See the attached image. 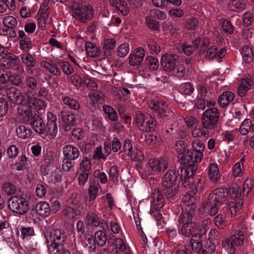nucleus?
Listing matches in <instances>:
<instances>
[{
	"mask_svg": "<svg viewBox=\"0 0 254 254\" xmlns=\"http://www.w3.org/2000/svg\"><path fill=\"white\" fill-rule=\"evenodd\" d=\"M219 115V112L216 108H211L206 110L202 116L203 127L215 126L218 123Z\"/></svg>",
	"mask_w": 254,
	"mask_h": 254,
	"instance_id": "obj_8",
	"label": "nucleus"
},
{
	"mask_svg": "<svg viewBox=\"0 0 254 254\" xmlns=\"http://www.w3.org/2000/svg\"><path fill=\"white\" fill-rule=\"evenodd\" d=\"M9 105L8 101L3 98H0V117L4 116L7 113Z\"/></svg>",
	"mask_w": 254,
	"mask_h": 254,
	"instance_id": "obj_61",
	"label": "nucleus"
},
{
	"mask_svg": "<svg viewBox=\"0 0 254 254\" xmlns=\"http://www.w3.org/2000/svg\"><path fill=\"white\" fill-rule=\"evenodd\" d=\"M109 181L114 184L118 183V169L116 166H112L109 171Z\"/></svg>",
	"mask_w": 254,
	"mask_h": 254,
	"instance_id": "obj_48",
	"label": "nucleus"
},
{
	"mask_svg": "<svg viewBox=\"0 0 254 254\" xmlns=\"http://www.w3.org/2000/svg\"><path fill=\"white\" fill-rule=\"evenodd\" d=\"M57 121L56 116L50 112L47 113V126L48 127H57Z\"/></svg>",
	"mask_w": 254,
	"mask_h": 254,
	"instance_id": "obj_62",
	"label": "nucleus"
},
{
	"mask_svg": "<svg viewBox=\"0 0 254 254\" xmlns=\"http://www.w3.org/2000/svg\"><path fill=\"white\" fill-rule=\"evenodd\" d=\"M9 81L11 83L15 86H20L23 83V77L19 74H16L9 71Z\"/></svg>",
	"mask_w": 254,
	"mask_h": 254,
	"instance_id": "obj_47",
	"label": "nucleus"
},
{
	"mask_svg": "<svg viewBox=\"0 0 254 254\" xmlns=\"http://www.w3.org/2000/svg\"><path fill=\"white\" fill-rule=\"evenodd\" d=\"M62 100L64 104L71 109L77 110L80 108V104L77 100L68 96H63Z\"/></svg>",
	"mask_w": 254,
	"mask_h": 254,
	"instance_id": "obj_35",
	"label": "nucleus"
},
{
	"mask_svg": "<svg viewBox=\"0 0 254 254\" xmlns=\"http://www.w3.org/2000/svg\"><path fill=\"white\" fill-rule=\"evenodd\" d=\"M219 22L224 33L228 34L233 33L234 27L230 21L224 18H222L220 19Z\"/></svg>",
	"mask_w": 254,
	"mask_h": 254,
	"instance_id": "obj_33",
	"label": "nucleus"
},
{
	"mask_svg": "<svg viewBox=\"0 0 254 254\" xmlns=\"http://www.w3.org/2000/svg\"><path fill=\"white\" fill-rule=\"evenodd\" d=\"M164 102L162 101H158L157 100L151 101L148 104V107L152 110H154L158 115V113L160 111V107H162Z\"/></svg>",
	"mask_w": 254,
	"mask_h": 254,
	"instance_id": "obj_63",
	"label": "nucleus"
},
{
	"mask_svg": "<svg viewBox=\"0 0 254 254\" xmlns=\"http://www.w3.org/2000/svg\"><path fill=\"white\" fill-rule=\"evenodd\" d=\"M128 156L134 161H141L144 159L143 152L137 148H134Z\"/></svg>",
	"mask_w": 254,
	"mask_h": 254,
	"instance_id": "obj_46",
	"label": "nucleus"
},
{
	"mask_svg": "<svg viewBox=\"0 0 254 254\" xmlns=\"http://www.w3.org/2000/svg\"><path fill=\"white\" fill-rule=\"evenodd\" d=\"M67 235L65 231L62 229H53L46 238L47 243L54 246H64L66 243Z\"/></svg>",
	"mask_w": 254,
	"mask_h": 254,
	"instance_id": "obj_7",
	"label": "nucleus"
},
{
	"mask_svg": "<svg viewBox=\"0 0 254 254\" xmlns=\"http://www.w3.org/2000/svg\"><path fill=\"white\" fill-rule=\"evenodd\" d=\"M25 117V119H24L23 122L25 124H27L28 123L30 122V125L32 127H42L43 126H45L42 118L36 114H35L34 117L32 116L31 117L28 118L27 117Z\"/></svg>",
	"mask_w": 254,
	"mask_h": 254,
	"instance_id": "obj_25",
	"label": "nucleus"
},
{
	"mask_svg": "<svg viewBox=\"0 0 254 254\" xmlns=\"http://www.w3.org/2000/svg\"><path fill=\"white\" fill-rule=\"evenodd\" d=\"M151 170L158 175L164 172L169 167V159L163 156L160 158H151L148 161Z\"/></svg>",
	"mask_w": 254,
	"mask_h": 254,
	"instance_id": "obj_9",
	"label": "nucleus"
},
{
	"mask_svg": "<svg viewBox=\"0 0 254 254\" xmlns=\"http://www.w3.org/2000/svg\"><path fill=\"white\" fill-rule=\"evenodd\" d=\"M110 3L123 15H127L129 11L127 3L124 0H110Z\"/></svg>",
	"mask_w": 254,
	"mask_h": 254,
	"instance_id": "obj_23",
	"label": "nucleus"
},
{
	"mask_svg": "<svg viewBox=\"0 0 254 254\" xmlns=\"http://www.w3.org/2000/svg\"><path fill=\"white\" fill-rule=\"evenodd\" d=\"M37 214L42 217H47L50 214V206L47 202L40 201L35 206Z\"/></svg>",
	"mask_w": 254,
	"mask_h": 254,
	"instance_id": "obj_22",
	"label": "nucleus"
},
{
	"mask_svg": "<svg viewBox=\"0 0 254 254\" xmlns=\"http://www.w3.org/2000/svg\"><path fill=\"white\" fill-rule=\"evenodd\" d=\"M8 98L11 102L15 104L25 105L26 100H23V96L22 95L20 90H17L16 88H12L10 90V93H9Z\"/></svg>",
	"mask_w": 254,
	"mask_h": 254,
	"instance_id": "obj_19",
	"label": "nucleus"
},
{
	"mask_svg": "<svg viewBox=\"0 0 254 254\" xmlns=\"http://www.w3.org/2000/svg\"><path fill=\"white\" fill-rule=\"evenodd\" d=\"M192 135L194 137H207L209 135V131L207 128H194L192 131Z\"/></svg>",
	"mask_w": 254,
	"mask_h": 254,
	"instance_id": "obj_55",
	"label": "nucleus"
},
{
	"mask_svg": "<svg viewBox=\"0 0 254 254\" xmlns=\"http://www.w3.org/2000/svg\"><path fill=\"white\" fill-rule=\"evenodd\" d=\"M69 81L77 88H80L83 82V79L77 74H74L68 78Z\"/></svg>",
	"mask_w": 254,
	"mask_h": 254,
	"instance_id": "obj_59",
	"label": "nucleus"
},
{
	"mask_svg": "<svg viewBox=\"0 0 254 254\" xmlns=\"http://www.w3.org/2000/svg\"><path fill=\"white\" fill-rule=\"evenodd\" d=\"M243 203V201L240 200L238 202L231 201L228 203V205L232 216L236 215L237 212L242 208Z\"/></svg>",
	"mask_w": 254,
	"mask_h": 254,
	"instance_id": "obj_45",
	"label": "nucleus"
},
{
	"mask_svg": "<svg viewBox=\"0 0 254 254\" xmlns=\"http://www.w3.org/2000/svg\"><path fill=\"white\" fill-rule=\"evenodd\" d=\"M20 48L24 52H28L32 48V41L30 38L25 37L19 40Z\"/></svg>",
	"mask_w": 254,
	"mask_h": 254,
	"instance_id": "obj_50",
	"label": "nucleus"
},
{
	"mask_svg": "<svg viewBox=\"0 0 254 254\" xmlns=\"http://www.w3.org/2000/svg\"><path fill=\"white\" fill-rule=\"evenodd\" d=\"M85 220L87 224L92 227H98L101 223L99 216L94 212L88 213Z\"/></svg>",
	"mask_w": 254,
	"mask_h": 254,
	"instance_id": "obj_26",
	"label": "nucleus"
},
{
	"mask_svg": "<svg viewBox=\"0 0 254 254\" xmlns=\"http://www.w3.org/2000/svg\"><path fill=\"white\" fill-rule=\"evenodd\" d=\"M146 119V117L140 111H137L135 115V121L137 127L144 126Z\"/></svg>",
	"mask_w": 254,
	"mask_h": 254,
	"instance_id": "obj_57",
	"label": "nucleus"
},
{
	"mask_svg": "<svg viewBox=\"0 0 254 254\" xmlns=\"http://www.w3.org/2000/svg\"><path fill=\"white\" fill-rule=\"evenodd\" d=\"M89 173L79 171L78 175V184L80 186H84L88 181Z\"/></svg>",
	"mask_w": 254,
	"mask_h": 254,
	"instance_id": "obj_64",
	"label": "nucleus"
},
{
	"mask_svg": "<svg viewBox=\"0 0 254 254\" xmlns=\"http://www.w3.org/2000/svg\"><path fill=\"white\" fill-rule=\"evenodd\" d=\"M246 233L245 227H242L241 230L236 231L235 234L231 237L232 241L236 246H241L243 244L245 238V234Z\"/></svg>",
	"mask_w": 254,
	"mask_h": 254,
	"instance_id": "obj_24",
	"label": "nucleus"
},
{
	"mask_svg": "<svg viewBox=\"0 0 254 254\" xmlns=\"http://www.w3.org/2000/svg\"><path fill=\"white\" fill-rule=\"evenodd\" d=\"M191 188V191L185 193L182 198V201L186 205L191 207L190 210L194 211L196 207L195 202L196 201L195 193L197 191V189L195 186H194V188H192V187ZM187 210H188L187 209H186ZM194 212H195V211Z\"/></svg>",
	"mask_w": 254,
	"mask_h": 254,
	"instance_id": "obj_13",
	"label": "nucleus"
},
{
	"mask_svg": "<svg viewBox=\"0 0 254 254\" xmlns=\"http://www.w3.org/2000/svg\"><path fill=\"white\" fill-rule=\"evenodd\" d=\"M235 96L234 93L231 91H227L223 92L219 96L218 99V103L221 107H225L234 100Z\"/></svg>",
	"mask_w": 254,
	"mask_h": 254,
	"instance_id": "obj_18",
	"label": "nucleus"
},
{
	"mask_svg": "<svg viewBox=\"0 0 254 254\" xmlns=\"http://www.w3.org/2000/svg\"><path fill=\"white\" fill-rule=\"evenodd\" d=\"M199 22L198 19L191 16L186 19L184 22V28L188 30H194L198 27Z\"/></svg>",
	"mask_w": 254,
	"mask_h": 254,
	"instance_id": "obj_34",
	"label": "nucleus"
},
{
	"mask_svg": "<svg viewBox=\"0 0 254 254\" xmlns=\"http://www.w3.org/2000/svg\"><path fill=\"white\" fill-rule=\"evenodd\" d=\"M129 45L127 43L121 44L117 50V55L120 57H125L129 53Z\"/></svg>",
	"mask_w": 254,
	"mask_h": 254,
	"instance_id": "obj_60",
	"label": "nucleus"
},
{
	"mask_svg": "<svg viewBox=\"0 0 254 254\" xmlns=\"http://www.w3.org/2000/svg\"><path fill=\"white\" fill-rule=\"evenodd\" d=\"M40 14L38 15V24L40 29L44 30L46 28V20L49 16V13L39 11Z\"/></svg>",
	"mask_w": 254,
	"mask_h": 254,
	"instance_id": "obj_43",
	"label": "nucleus"
},
{
	"mask_svg": "<svg viewBox=\"0 0 254 254\" xmlns=\"http://www.w3.org/2000/svg\"><path fill=\"white\" fill-rule=\"evenodd\" d=\"M16 132L19 137L23 139L27 138L32 134V130L30 128H17Z\"/></svg>",
	"mask_w": 254,
	"mask_h": 254,
	"instance_id": "obj_53",
	"label": "nucleus"
},
{
	"mask_svg": "<svg viewBox=\"0 0 254 254\" xmlns=\"http://www.w3.org/2000/svg\"><path fill=\"white\" fill-rule=\"evenodd\" d=\"M60 66L63 72L66 75H70L74 71L73 67L68 62H60Z\"/></svg>",
	"mask_w": 254,
	"mask_h": 254,
	"instance_id": "obj_54",
	"label": "nucleus"
},
{
	"mask_svg": "<svg viewBox=\"0 0 254 254\" xmlns=\"http://www.w3.org/2000/svg\"><path fill=\"white\" fill-rule=\"evenodd\" d=\"M60 62H58L55 63H50L46 62L44 64V66L51 73L55 75L58 76L61 73L60 66Z\"/></svg>",
	"mask_w": 254,
	"mask_h": 254,
	"instance_id": "obj_30",
	"label": "nucleus"
},
{
	"mask_svg": "<svg viewBox=\"0 0 254 254\" xmlns=\"http://www.w3.org/2000/svg\"><path fill=\"white\" fill-rule=\"evenodd\" d=\"M61 117L62 121L66 124V126H75V117L73 114H70L69 112L62 111L61 112Z\"/></svg>",
	"mask_w": 254,
	"mask_h": 254,
	"instance_id": "obj_36",
	"label": "nucleus"
},
{
	"mask_svg": "<svg viewBox=\"0 0 254 254\" xmlns=\"http://www.w3.org/2000/svg\"><path fill=\"white\" fill-rule=\"evenodd\" d=\"M98 246L103 247L106 243L107 238L106 237L105 234L102 231H97L95 233V238Z\"/></svg>",
	"mask_w": 254,
	"mask_h": 254,
	"instance_id": "obj_49",
	"label": "nucleus"
},
{
	"mask_svg": "<svg viewBox=\"0 0 254 254\" xmlns=\"http://www.w3.org/2000/svg\"><path fill=\"white\" fill-rule=\"evenodd\" d=\"M25 83L27 87L32 90H34L37 88L38 82L33 77L30 76L26 77L25 79Z\"/></svg>",
	"mask_w": 254,
	"mask_h": 254,
	"instance_id": "obj_56",
	"label": "nucleus"
},
{
	"mask_svg": "<svg viewBox=\"0 0 254 254\" xmlns=\"http://www.w3.org/2000/svg\"><path fill=\"white\" fill-rule=\"evenodd\" d=\"M206 204L209 207V214L211 216H214L218 213L219 206L221 205L217 203L211 201L210 200L207 199Z\"/></svg>",
	"mask_w": 254,
	"mask_h": 254,
	"instance_id": "obj_51",
	"label": "nucleus"
},
{
	"mask_svg": "<svg viewBox=\"0 0 254 254\" xmlns=\"http://www.w3.org/2000/svg\"><path fill=\"white\" fill-rule=\"evenodd\" d=\"M179 172V170L176 172L174 169H170L162 179L161 187L165 198L168 201L174 199L178 192V183H179L180 180V175Z\"/></svg>",
	"mask_w": 254,
	"mask_h": 254,
	"instance_id": "obj_1",
	"label": "nucleus"
},
{
	"mask_svg": "<svg viewBox=\"0 0 254 254\" xmlns=\"http://www.w3.org/2000/svg\"><path fill=\"white\" fill-rule=\"evenodd\" d=\"M182 157H178L180 164L183 166L179 168L181 173L183 172H188L190 171L195 172L197 168V163L194 161V154L191 151L182 154Z\"/></svg>",
	"mask_w": 254,
	"mask_h": 254,
	"instance_id": "obj_6",
	"label": "nucleus"
},
{
	"mask_svg": "<svg viewBox=\"0 0 254 254\" xmlns=\"http://www.w3.org/2000/svg\"><path fill=\"white\" fill-rule=\"evenodd\" d=\"M187 144L186 141L182 140H179L176 142L174 148L178 153V157H182V154L189 151L187 148Z\"/></svg>",
	"mask_w": 254,
	"mask_h": 254,
	"instance_id": "obj_29",
	"label": "nucleus"
},
{
	"mask_svg": "<svg viewBox=\"0 0 254 254\" xmlns=\"http://www.w3.org/2000/svg\"><path fill=\"white\" fill-rule=\"evenodd\" d=\"M17 189L16 186L13 183L5 181L2 185V191L5 195L11 196L14 195L17 192Z\"/></svg>",
	"mask_w": 254,
	"mask_h": 254,
	"instance_id": "obj_28",
	"label": "nucleus"
},
{
	"mask_svg": "<svg viewBox=\"0 0 254 254\" xmlns=\"http://www.w3.org/2000/svg\"><path fill=\"white\" fill-rule=\"evenodd\" d=\"M195 172L190 171L189 173L183 172L180 174V180H181L182 185L184 188L186 189H190L191 190V187L194 188L192 185H190L191 182L190 181V177H192L193 175Z\"/></svg>",
	"mask_w": 254,
	"mask_h": 254,
	"instance_id": "obj_27",
	"label": "nucleus"
},
{
	"mask_svg": "<svg viewBox=\"0 0 254 254\" xmlns=\"http://www.w3.org/2000/svg\"><path fill=\"white\" fill-rule=\"evenodd\" d=\"M153 202L154 208H161L164 205V202L166 200L161 187L160 190L154 189L152 193ZM167 200H168L167 199Z\"/></svg>",
	"mask_w": 254,
	"mask_h": 254,
	"instance_id": "obj_16",
	"label": "nucleus"
},
{
	"mask_svg": "<svg viewBox=\"0 0 254 254\" xmlns=\"http://www.w3.org/2000/svg\"><path fill=\"white\" fill-rule=\"evenodd\" d=\"M21 59L23 63L28 67H34L36 64V60L28 53L22 54L21 55Z\"/></svg>",
	"mask_w": 254,
	"mask_h": 254,
	"instance_id": "obj_37",
	"label": "nucleus"
},
{
	"mask_svg": "<svg viewBox=\"0 0 254 254\" xmlns=\"http://www.w3.org/2000/svg\"><path fill=\"white\" fill-rule=\"evenodd\" d=\"M2 64L0 66L4 67L5 69H11L13 66H17L15 69L17 70L19 73L24 72V68L19 65L20 60L18 57L12 54L5 58H2Z\"/></svg>",
	"mask_w": 254,
	"mask_h": 254,
	"instance_id": "obj_11",
	"label": "nucleus"
},
{
	"mask_svg": "<svg viewBox=\"0 0 254 254\" xmlns=\"http://www.w3.org/2000/svg\"><path fill=\"white\" fill-rule=\"evenodd\" d=\"M146 45L149 52L152 55H157L161 49L157 43L152 39H149L146 41Z\"/></svg>",
	"mask_w": 254,
	"mask_h": 254,
	"instance_id": "obj_40",
	"label": "nucleus"
},
{
	"mask_svg": "<svg viewBox=\"0 0 254 254\" xmlns=\"http://www.w3.org/2000/svg\"><path fill=\"white\" fill-rule=\"evenodd\" d=\"M208 177L209 180L214 183L219 182L220 174L217 165L215 163H211L208 167Z\"/></svg>",
	"mask_w": 254,
	"mask_h": 254,
	"instance_id": "obj_21",
	"label": "nucleus"
},
{
	"mask_svg": "<svg viewBox=\"0 0 254 254\" xmlns=\"http://www.w3.org/2000/svg\"><path fill=\"white\" fill-rule=\"evenodd\" d=\"M7 202L9 209L19 215H24L29 210L28 202L23 197L12 196L8 199Z\"/></svg>",
	"mask_w": 254,
	"mask_h": 254,
	"instance_id": "obj_4",
	"label": "nucleus"
},
{
	"mask_svg": "<svg viewBox=\"0 0 254 254\" xmlns=\"http://www.w3.org/2000/svg\"><path fill=\"white\" fill-rule=\"evenodd\" d=\"M21 232L20 237L23 240L28 239L29 237L34 235V231L32 227H22L20 228Z\"/></svg>",
	"mask_w": 254,
	"mask_h": 254,
	"instance_id": "obj_58",
	"label": "nucleus"
},
{
	"mask_svg": "<svg viewBox=\"0 0 254 254\" xmlns=\"http://www.w3.org/2000/svg\"><path fill=\"white\" fill-rule=\"evenodd\" d=\"M242 55L244 61L247 63L252 62L254 59L253 51L249 46H245L243 48Z\"/></svg>",
	"mask_w": 254,
	"mask_h": 254,
	"instance_id": "obj_38",
	"label": "nucleus"
},
{
	"mask_svg": "<svg viewBox=\"0 0 254 254\" xmlns=\"http://www.w3.org/2000/svg\"><path fill=\"white\" fill-rule=\"evenodd\" d=\"M91 168V161L87 157L83 156L80 163L79 170L89 173Z\"/></svg>",
	"mask_w": 254,
	"mask_h": 254,
	"instance_id": "obj_42",
	"label": "nucleus"
},
{
	"mask_svg": "<svg viewBox=\"0 0 254 254\" xmlns=\"http://www.w3.org/2000/svg\"><path fill=\"white\" fill-rule=\"evenodd\" d=\"M145 24L147 27L153 31H159L160 30V24L159 22L155 20L150 15L145 17Z\"/></svg>",
	"mask_w": 254,
	"mask_h": 254,
	"instance_id": "obj_39",
	"label": "nucleus"
},
{
	"mask_svg": "<svg viewBox=\"0 0 254 254\" xmlns=\"http://www.w3.org/2000/svg\"><path fill=\"white\" fill-rule=\"evenodd\" d=\"M85 50L87 54L92 58H95L100 54V50L99 48L94 45L90 42L85 43Z\"/></svg>",
	"mask_w": 254,
	"mask_h": 254,
	"instance_id": "obj_32",
	"label": "nucleus"
},
{
	"mask_svg": "<svg viewBox=\"0 0 254 254\" xmlns=\"http://www.w3.org/2000/svg\"><path fill=\"white\" fill-rule=\"evenodd\" d=\"M222 245L227 251L229 254H233L235 252V245L232 241V239L231 238H227L222 241Z\"/></svg>",
	"mask_w": 254,
	"mask_h": 254,
	"instance_id": "obj_41",
	"label": "nucleus"
},
{
	"mask_svg": "<svg viewBox=\"0 0 254 254\" xmlns=\"http://www.w3.org/2000/svg\"><path fill=\"white\" fill-rule=\"evenodd\" d=\"M72 206L67 207L64 210V215L69 218H73L79 214V211L76 210L77 201L71 202Z\"/></svg>",
	"mask_w": 254,
	"mask_h": 254,
	"instance_id": "obj_31",
	"label": "nucleus"
},
{
	"mask_svg": "<svg viewBox=\"0 0 254 254\" xmlns=\"http://www.w3.org/2000/svg\"><path fill=\"white\" fill-rule=\"evenodd\" d=\"M63 153L65 158L72 160L77 159L80 154L78 149L71 145L64 146Z\"/></svg>",
	"mask_w": 254,
	"mask_h": 254,
	"instance_id": "obj_17",
	"label": "nucleus"
},
{
	"mask_svg": "<svg viewBox=\"0 0 254 254\" xmlns=\"http://www.w3.org/2000/svg\"><path fill=\"white\" fill-rule=\"evenodd\" d=\"M70 8L73 18L83 23L90 20L93 16V8L91 5L80 2H73Z\"/></svg>",
	"mask_w": 254,
	"mask_h": 254,
	"instance_id": "obj_3",
	"label": "nucleus"
},
{
	"mask_svg": "<svg viewBox=\"0 0 254 254\" xmlns=\"http://www.w3.org/2000/svg\"><path fill=\"white\" fill-rule=\"evenodd\" d=\"M145 63L146 65L150 70H156L159 66L158 60L153 57H147L145 60Z\"/></svg>",
	"mask_w": 254,
	"mask_h": 254,
	"instance_id": "obj_44",
	"label": "nucleus"
},
{
	"mask_svg": "<svg viewBox=\"0 0 254 254\" xmlns=\"http://www.w3.org/2000/svg\"><path fill=\"white\" fill-rule=\"evenodd\" d=\"M192 153L194 154V161L200 162L203 157L204 145L201 141L195 139L192 141Z\"/></svg>",
	"mask_w": 254,
	"mask_h": 254,
	"instance_id": "obj_15",
	"label": "nucleus"
},
{
	"mask_svg": "<svg viewBox=\"0 0 254 254\" xmlns=\"http://www.w3.org/2000/svg\"><path fill=\"white\" fill-rule=\"evenodd\" d=\"M228 193L224 188H218L214 190L209 195L208 199L220 204H223L227 200Z\"/></svg>",
	"mask_w": 254,
	"mask_h": 254,
	"instance_id": "obj_12",
	"label": "nucleus"
},
{
	"mask_svg": "<svg viewBox=\"0 0 254 254\" xmlns=\"http://www.w3.org/2000/svg\"><path fill=\"white\" fill-rule=\"evenodd\" d=\"M246 0H230L229 2L228 7L229 10L239 12L246 8Z\"/></svg>",
	"mask_w": 254,
	"mask_h": 254,
	"instance_id": "obj_20",
	"label": "nucleus"
},
{
	"mask_svg": "<svg viewBox=\"0 0 254 254\" xmlns=\"http://www.w3.org/2000/svg\"><path fill=\"white\" fill-rule=\"evenodd\" d=\"M178 56L175 54H166L162 56L161 60V66L164 70L168 72L175 71L176 61Z\"/></svg>",
	"mask_w": 254,
	"mask_h": 254,
	"instance_id": "obj_10",
	"label": "nucleus"
},
{
	"mask_svg": "<svg viewBox=\"0 0 254 254\" xmlns=\"http://www.w3.org/2000/svg\"><path fill=\"white\" fill-rule=\"evenodd\" d=\"M195 213L193 210H187L179 216L178 221L181 227V234L187 237L191 236L197 231L198 224L193 220Z\"/></svg>",
	"mask_w": 254,
	"mask_h": 254,
	"instance_id": "obj_2",
	"label": "nucleus"
},
{
	"mask_svg": "<svg viewBox=\"0 0 254 254\" xmlns=\"http://www.w3.org/2000/svg\"><path fill=\"white\" fill-rule=\"evenodd\" d=\"M134 54H130L129 57V64L132 66L139 65L143 60L145 55V51L142 47H138L135 49Z\"/></svg>",
	"mask_w": 254,
	"mask_h": 254,
	"instance_id": "obj_14",
	"label": "nucleus"
},
{
	"mask_svg": "<svg viewBox=\"0 0 254 254\" xmlns=\"http://www.w3.org/2000/svg\"><path fill=\"white\" fill-rule=\"evenodd\" d=\"M2 22L5 26L11 29H13V28H15L17 24L16 19L11 16H8L4 17Z\"/></svg>",
	"mask_w": 254,
	"mask_h": 254,
	"instance_id": "obj_52",
	"label": "nucleus"
},
{
	"mask_svg": "<svg viewBox=\"0 0 254 254\" xmlns=\"http://www.w3.org/2000/svg\"><path fill=\"white\" fill-rule=\"evenodd\" d=\"M46 106L44 101L36 98L27 96L25 105H23L21 114L22 116L30 118L32 116V110L35 108L37 110L45 108Z\"/></svg>",
	"mask_w": 254,
	"mask_h": 254,
	"instance_id": "obj_5",
	"label": "nucleus"
}]
</instances>
